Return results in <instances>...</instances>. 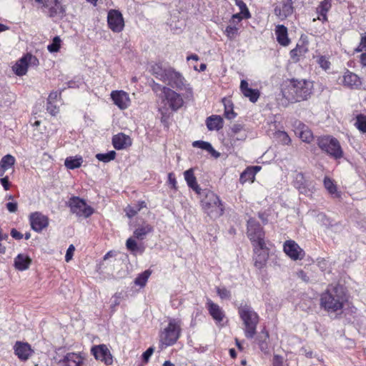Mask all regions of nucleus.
Returning <instances> with one entry per match:
<instances>
[{"instance_id":"39448f33","label":"nucleus","mask_w":366,"mask_h":366,"mask_svg":"<svg viewBox=\"0 0 366 366\" xmlns=\"http://www.w3.org/2000/svg\"><path fill=\"white\" fill-rule=\"evenodd\" d=\"M238 313L244 325V335L248 339H252L255 334L257 326L259 322V315L249 305L240 306Z\"/></svg>"},{"instance_id":"c85d7f7f","label":"nucleus","mask_w":366,"mask_h":366,"mask_svg":"<svg viewBox=\"0 0 366 366\" xmlns=\"http://www.w3.org/2000/svg\"><path fill=\"white\" fill-rule=\"evenodd\" d=\"M206 125L209 131H219L223 127V119L219 115H212L207 118Z\"/></svg>"},{"instance_id":"0eeeda50","label":"nucleus","mask_w":366,"mask_h":366,"mask_svg":"<svg viewBox=\"0 0 366 366\" xmlns=\"http://www.w3.org/2000/svg\"><path fill=\"white\" fill-rule=\"evenodd\" d=\"M318 147L330 157L339 159L343 157V151L339 141L330 136L322 137L318 139Z\"/></svg>"},{"instance_id":"393cba45","label":"nucleus","mask_w":366,"mask_h":366,"mask_svg":"<svg viewBox=\"0 0 366 366\" xmlns=\"http://www.w3.org/2000/svg\"><path fill=\"white\" fill-rule=\"evenodd\" d=\"M82 363L81 355L74 352L67 353L59 362L60 366H81Z\"/></svg>"},{"instance_id":"a18cd8bd","label":"nucleus","mask_w":366,"mask_h":366,"mask_svg":"<svg viewBox=\"0 0 366 366\" xmlns=\"http://www.w3.org/2000/svg\"><path fill=\"white\" fill-rule=\"evenodd\" d=\"M1 99L4 100L5 107H11V105L14 103L15 94L12 92H6L4 90L3 94L1 93Z\"/></svg>"},{"instance_id":"1a4fd4ad","label":"nucleus","mask_w":366,"mask_h":366,"mask_svg":"<svg viewBox=\"0 0 366 366\" xmlns=\"http://www.w3.org/2000/svg\"><path fill=\"white\" fill-rule=\"evenodd\" d=\"M292 184L300 194L307 197H311L315 192V183L302 172L295 174Z\"/></svg>"},{"instance_id":"c03bdc74","label":"nucleus","mask_w":366,"mask_h":366,"mask_svg":"<svg viewBox=\"0 0 366 366\" xmlns=\"http://www.w3.org/2000/svg\"><path fill=\"white\" fill-rule=\"evenodd\" d=\"M277 140L284 145H288L291 142V139L285 131H277L274 133Z\"/></svg>"},{"instance_id":"dca6fc26","label":"nucleus","mask_w":366,"mask_h":366,"mask_svg":"<svg viewBox=\"0 0 366 366\" xmlns=\"http://www.w3.org/2000/svg\"><path fill=\"white\" fill-rule=\"evenodd\" d=\"M91 352L97 360L104 362L107 365L112 364V356L105 345H95L92 347Z\"/></svg>"},{"instance_id":"b1692460","label":"nucleus","mask_w":366,"mask_h":366,"mask_svg":"<svg viewBox=\"0 0 366 366\" xmlns=\"http://www.w3.org/2000/svg\"><path fill=\"white\" fill-rule=\"evenodd\" d=\"M112 144L116 149H124L132 145V139L128 135L119 133L113 137Z\"/></svg>"},{"instance_id":"bb28decb","label":"nucleus","mask_w":366,"mask_h":366,"mask_svg":"<svg viewBox=\"0 0 366 366\" xmlns=\"http://www.w3.org/2000/svg\"><path fill=\"white\" fill-rule=\"evenodd\" d=\"M240 89L244 96L249 98V99L254 103L259 97V92L257 89H254L249 87L247 81L244 79L241 81Z\"/></svg>"},{"instance_id":"423d86ee","label":"nucleus","mask_w":366,"mask_h":366,"mask_svg":"<svg viewBox=\"0 0 366 366\" xmlns=\"http://www.w3.org/2000/svg\"><path fill=\"white\" fill-rule=\"evenodd\" d=\"M181 332V321L178 319L170 318L167 326L160 332V343L165 347L174 345L180 337Z\"/></svg>"},{"instance_id":"052dcab7","label":"nucleus","mask_w":366,"mask_h":366,"mask_svg":"<svg viewBox=\"0 0 366 366\" xmlns=\"http://www.w3.org/2000/svg\"><path fill=\"white\" fill-rule=\"evenodd\" d=\"M46 110L52 116H55L59 112L58 107L54 104V102H47Z\"/></svg>"},{"instance_id":"9b49d317","label":"nucleus","mask_w":366,"mask_h":366,"mask_svg":"<svg viewBox=\"0 0 366 366\" xmlns=\"http://www.w3.org/2000/svg\"><path fill=\"white\" fill-rule=\"evenodd\" d=\"M71 212L77 217L87 218L94 213V209L85 200L79 197H72L68 202Z\"/></svg>"},{"instance_id":"5fc2aeb1","label":"nucleus","mask_w":366,"mask_h":366,"mask_svg":"<svg viewBox=\"0 0 366 366\" xmlns=\"http://www.w3.org/2000/svg\"><path fill=\"white\" fill-rule=\"evenodd\" d=\"M61 46V39L59 36H55L52 42L47 46V49L51 53L57 52Z\"/></svg>"},{"instance_id":"a211bd4d","label":"nucleus","mask_w":366,"mask_h":366,"mask_svg":"<svg viewBox=\"0 0 366 366\" xmlns=\"http://www.w3.org/2000/svg\"><path fill=\"white\" fill-rule=\"evenodd\" d=\"M14 354L21 361L27 360L34 352V350L29 343L20 341L16 342L14 345Z\"/></svg>"},{"instance_id":"ea45409f","label":"nucleus","mask_w":366,"mask_h":366,"mask_svg":"<svg viewBox=\"0 0 366 366\" xmlns=\"http://www.w3.org/2000/svg\"><path fill=\"white\" fill-rule=\"evenodd\" d=\"M224 34L229 40H233L239 36V28L236 24H230L225 28Z\"/></svg>"},{"instance_id":"7c9ffc66","label":"nucleus","mask_w":366,"mask_h":366,"mask_svg":"<svg viewBox=\"0 0 366 366\" xmlns=\"http://www.w3.org/2000/svg\"><path fill=\"white\" fill-rule=\"evenodd\" d=\"M154 229L151 224L144 222L134 231L133 237L135 239L142 240L148 234L152 233Z\"/></svg>"},{"instance_id":"9d476101","label":"nucleus","mask_w":366,"mask_h":366,"mask_svg":"<svg viewBox=\"0 0 366 366\" xmlns=\"http://www.w3.org/2000/svg\"><path fill=\"white\" fill-rule=\"evenodd\" d=\"M162 101L164 102V107L173 112H177L184 105L183 97L174 89L169 87L163 88V96H160Z\"/></svg>"},{"instance_id":"2eb2a0df","label":"nucleus","mask_w":366,"mask_h":366,"mask_svg":"<svg viewBox=\"0 0 366 366\" xmlns=\"http://www.w3.org/2000/svg\"><path fill=\"white\" fill-rule=\"evenodd\" d=\"M284 252L293 260L302 259L305 256V252L297 243L294 240L289 239L285 242L283 245Z\"/></svg>"},{"instance_id":"0e129e2a","label":"nucleus","mask_w":366,"mask_h":366,"mask_svg":"<svg viewBox=\"0 0 366 366\" xmlns=\"http://www.w3.org/2000/svg\"><path fill=\"white\" fill-rule=\"evenodd\" d=\"M74 246L73 244H70L66 250V255H65V261L69 262L73 257L74 252Z\"/></svg>"},{"instance_id":"864d4df0","label":"nucleus","mask_w":366,"mask_h":366,"mask_svg":"<svg viewBox=\"0 0 366 366\" xmlns=\"http://www.w3.org/2000/svg\"><path fill=\"white\" fill-rule=\"evenodd\" d=\"M255 177L254 172H252L249 167H247L240 175L239 180L242 183H244L247 181H253Z\"/></svg>"},{"instance_id":"680f3d73","label":"nucleus","mask_w":366,"mask_h":366,"mask_svg":"<svg viewBox=\"0 0 366 366\" xmlns=\"http://www.w3.org/2000/svg\"><path fill=\"white\" fill-rule=\"evenodd\" d=\"M243 19V15L240 13L234 14L232 16L231 19L229 20V23L232 24H237L239 23Z\"/></svg>"},{"instance_id":"aec40b11","label":"nucleus","mask_w":366,"mask_h":366,"mask_svg":"<svg viewBox=\"0 0 366 366\" xmlns=\"http://www.w3.org/2000/svg\"><path fill=\"white\" fill-rule=\"evenodd\" d=\"M111 98L114 104L120 109H127L130 104L129 94L122 90L113 91L111 93Z\"/></svg>"},{"instance_id":"49530a36","label":"nucleus","mask_w":366,"mask_h":366,"mask_svg":"<svg viewBox=\"0 0 366 366\" xmlns=\"http://www.w3.org/2000/svg\"><path fill=\"white\" fill-rule=\"evenodd\" d=\"M235 4L239 7L240 10V14L243 15V17L245 19H248L251 18V14L246 5V4L242 0H235Z\"/></svg>"},{"instance_id":"a19ab883","label":"nucleus","mask_w":366,"mask_h":366,"mask_svg":"<svg viewBox=\"0 0 366 366\" xmlns=\"http://www.w3.org/2000/svg\"><path fill=\"white\" fill-rule=\"evenodd\" d=\"M314 58H316L317 64L323 70L327 71L330 68L331 63L329 61L328 57H327L324 55H318V56H314Z\"/></svg>"},{"instance_id":"f704fd0d","label":"nucleus","mask_w":366,"mask_h":366,"mask_svg":"<svg viewBox=\"0 0 366 366\" xmlns=\"http://www.w3.org/2000/svg\"><path fill=\"white\" fill-rule=\"evenodd\" d=\"M192 146L194 147H197L203 150H206L216 157L219 156V154L215 151V149L212 147V144L207 142H204L201 140L194 141L192 143Z\"/></svg>"},{"instance_id":"f03ea898","label":"nucleus","mask_w":366,"mask_h":366,"mask_svg":"<svg viewBox=\"0 0 366 366\" xmlns=\"http://www.w3.org/2000/svg\"><path fill=\"white\" fill-rule=\"evenodd\" d=\"M313 89L312 81L292 78L285 82L281 93L287 103L295 104L308 100L312 94Z\"/></svg>"},{"instance_id":"5701e85b","label":"nucleus","mask_w":366,"mask_h":366,"mask_svg":"<svg viewBox=\"0 0 366 366\" xmlns=\"http://www.w3.org/2000/svg\"><path fill=\"white\" fill-rule=\"evenodd\" d=\"M342 84L350 89H358L361 85L360 77L355 73L346 70L342 76Z\"/></svg>"},{"instance_id":"f257e3e1","label":"nucleus","mask_w":366,"mask_h":366,"mask_svg":"<svg viewBox=\"0 0 366 366\" xmlns=\"http://www.w3.org/2000/svg\"><path fill=\"white\" fill-rule=\"evenodd\" d=\"M152 74L159 80L166 83L171 89L184 92V98L191 100L194 97L193 89L182 74L171 66L154 64L151 67Z\"/></svg>"},{"instance_id":"c756f323","label":"nucleus","mask_w":366,"mask_h":366,"mask_svg":"<svg viewBox=\"0 0 366 366\" xmlns=\"http://www.w3.org/2000/svg\"><path fill=\"white\" fill-rule=\"evenodd\" d=\"M31 259L26 254H19L14 259V266L16 269L20 271L27 269L31 264Z\"/></svg>"},{"instance_id":"69168bd1","label":"nucleus","mask_w":366,"mask_h":366,"mask_svg":"<svg viewBox=\"0 0 366 366\" xmlns=\"http://www.w3.org/2000/svg\"><path fill=\"white\" fill-rule=\"evenodd\" d=\"M154 352V349L152 347H149L145 352H143L142 355V360L144 362H147Z\"/></svg>"},{"instance_id":"58836bf2","label":"nucleus","mask_w":366,"mask_h":366,"mask_svg":"<svg viewBox=\"0 0 366 366\" xmlns=\"http://www.w3.org/2000/svg\"><path fill=\"white\" fill-rule=\"evenodd\" d=\"M151 274L152 272L149 269L144 271L135 278L134 281V284L140 287H144L146 285Z\"/></svg>"},{"instance_id":"603ef678","label":"nucleus","mask_w":366,"mask_h":366,"mask_svg":"<svg viewBox=\"0 0 366 366\" xmlns=\"http://www.w3.org/2000/svg\"><path fill=\"white\" fill-rule=\"evenodd\" d=\"M122 297V295L120 292H117L112 296L110 305V310L112 313H114L116 311L117 307L120 304Z\"/></svg>"},{"instance_id":"cd10ccee","label":"nucleus","mask_w":366,"mask_h":366,"mask_svg":"<svg viewBox=\"0 0 366 366\" xmlns=\"http://www.w3.org/2000/svg\"><path fill=\"white\" fill-rule=\"evenodd\" d=\"M275 34L277 42L283 46H288L290 40L288 38L287 29L284 25H277L275 28Z\"/></svg>"},{"instance_id":"e2e57ef3","label":"nucleus","mask_w":366,"mask_h":366,"mask_svg":"<svg viewBox=\"0 0 366 366\" xmlns=\"http://www.w3.org/2000/svg\"><path fill=\"white\" fill-rule=\"evenodd\" d=\"M24 56L27 61L28 66L29 64L37 65L39 64V60L36 56L30 54H26V55H24Z\"/></svg>"},{"instance_id":"7ed1b4c3","label":"nucleus","mask_w":366,"mask_h":366,"mask_svg":"<svg viewBox=\"0 0 366 366\" xmlns=\"http://www.w3.org/2000/svg\"><path fill=\"white\" fill-rule=\"evenodd\" d=\"M346 300L347 297L342 286L329 285L320 296V307L327 312H336L342 309Z\"/></svg>"},{"instance_id":"20e7f679","label":"nucleus","mask_w":366,"mask_h":366,"mask_svg":"<svg viewBox=\"0 0 366 366\" xmlns=\"http://www.w3.org/2000/svg\"><path fill=\"white\" fill-rule=\"evenodd\" d=\"M201 195L203 197L201 200L202 209L211 218H217L224 214L223 202L214 192L205 189L202 191Z\"/></svg>"},{"instance_id":"c9c22d12","label":"nucleus","mask_w":366,"mask_h":366,"mask_svg":"<svg viewBox=\"0 0 366 366\" xmlns=\"http://www.w3.org/2000/svg\"><path fill=\"white\" fill-rule=\"evenodd\" d=\"M15 162L16 159L11 154H6L1 158V177L6 170L14 168Z\"/></svg>"},{"instance_id":"774afa93","label":"nucleus","mask_w":366,"mask_h":366,"mask_svg":"<svg viewBox=\"0 0 366 366\" xmlns=\"http://www.w3.org/2000/svg\"><path fill=\"white\" fill-rule=\"evenodd\" d=\"M6 207L9 212L14 213L17 211L18 204L16 202H9L6 204Z\"/></svg>"},{"instance_id":"4468645a","label":"nucleus","mask_w":366,"mask_h":366,"mask_svg":"<svg viewBox=\"0 0 366 366\" xmlns=\"http://www.w3.org/2000/svg\"><path fill=\"white\" fill-rule=\"evenodd\" d=\"M29 219L31 229L36 232H42L49 222L48 217L39 212L30 214Z\"/></svg>"},{"instance_id":"4c0bfd02","label":"nucleus","mask_w":366,"mask_h":366,"mask_svg":"<svg viewBox=\"0 0 366 366\" xmlns=\"http://www.w3.org/2000/svg\"><path fill=\"white\" fill-rule=\"evenodd\" d=\"M146 207L144 201L139 202L134 206H128L125 209L126 214L129 218L134 217L142 208Z\"/></svg>"},{"instance_id":"09e8293b","label":"nucleus","mask_w":366,"mask_h":366,"mask_svg":"<svg viewBox=\"0 0 366 366\" xmlns=\"http://www.w3.org/2000/svg\"><path fill=\"white\" fill-rule=\"evenodd\" d=\"M307 51V47L305 46L297 45L296 47L290 51V56L292 59H297L301 55L305 54Z\"/></svg>"},{"instance_id":"79ce46f5","label":"nucleus","mask_w":366,"mask_h":366,"mask_svg":"<svg viewBox=\"0 0 366 366\" xmlns=\"http://www.w3.org/2000/svg\"><path fill=\"white\" fill-rule=\"evenodd\" d=\"M269 338V333L265 329H263L261 333L257 337V341L261 350H264L267 348V340Z\"/></svg>"},{"instance_id":"473e14b6","label":"nucleus","mask_w":366,"mask_h":366,"mask_svg":"<svg viewBox=\"0 0 366 366\" xmlns=\"http://www.w3.org/2000/svg\"><path fill=\"white\" fill-rule=\"evenodd\" d=\"M82 163L83 158L79 155L68 157L64 161V165L69 169H75L79 168Z\"/></svg>"},{"instance_id":"6e6552de","label":"nucleus","mask_w":366,"mask_h":366,"mask_svg":"<svg viewBox=\"0 0 366 366\" xmlns=\"http://www.w3.org/2000/svg\"><path fill=\"white\" fill-rule=\"evenodd\" d=\"M247 237L252 242V246H260V248L264 247V231L260 224L253 218H249L247 221Z\"/></svg>"},{"instance_id":"338daca9","label":"nucleus","mask_w":366,"mask_h":366,"mask_svg":"<svg viewBox=\"0 0 366 366\" xmlns=\"http://www.w3.org/2000/svg\"><path fill=\"white\" fill-rule=\"evenodd\" d=\"M61 91L51 92L47 99V102H54L61 96Z\"/></svg>"},{"instance_id":"de8ad7c7","label":"nucleus","mask_w":366,"mask_h":366,"mask_svg":"<svg viewBox=\"0 0 366 366\" xmlns=\"http://www.w3.org/2000/svg\"><path fill=\"white\" fill-rule=\"evenodd\" d=\"M355 125L362 133H366V116L358 114Z\"/></svg>"},{"instance_id":"3c124183","label":"nucleus","mask_w":366,"mask_h":366,"mask_svg":"<svg viewBox=\"0 0 366 366\" xmlns=\"http://www.w3.org/2000/svg\"><path fill=\"white\" fill-rule=\"evenodd\" d=\"M332 6V0H323L317 7V13H327Z\"/></svg>"},{"instance_id":"4d7b16f0","label":"nucleus","mask_w":366,"mask_h":366,"mask_svg":"<svg viewBox=\"0 0 366 366\" xmlns=\"http://www.w3.org/2000/svg\"><path fill=\"white\" fill-rule=\"evenodd\" d=\"M217 293L222 300H230L231 292L226 287H217Z\"/></svg>"},{"instance_id":"2f4dec72","label":"nucleus","mask_w":366,"mask_h":366,"mask_svg":"<svg viewBox=\"0 0 366 366\" xmlns=\"http://www.w3.org/2000/svg\"><path fill=\"white\" fill-rule=\"evenodd\" d=\"M28 64L24 56L19 59L13 66L12 69L14 72L19 76H24L26 74L28 70Z\"/></svg>"},{"instance_id":"72a5a7b5","label":"nucleus","mask_w":366,"mask_h":366,"mask_svg":"<svg viewBox=\"0 0 366 366\" xmlns=\"http://www.w3.org/2000/svg\"><path fill=\"white\" fill-rule=\"evenodd\" d=\"M323 184L325 188L332 196L335 197H340L337 185L334 183L333 180L331 178L328 177H325Z\"/></svg>"},{"instance_id":"f8f14e48","label":"nucleus","mask_w":366,"mask_h":366,"mask_svg":"<svg viewBox=\"0 0 366 366\" xmlns=\"http://www.w3.org/2000/svg\"><path fill=\"white\" fill-rule=\"evenodd\" d=\"M38 6L47 12L49 17L64 14L65 9L61 4V0H34Z\"/></svg>"},{"instance_id":"a878e982","label":"nucleus","mask_w":366,"mask_h":366,"mask_svg":"<svg viewBox=\"0 0 366 366\" xmlns=\"http://www.w3.org/2000/svg\"><path fill=\"white\" fill-rule=\"evenodd\" d=\"M184 177L188 187L192 190H194L197 194H202V189L197 184L193 169L191 168L186 170L184 172Z\"/></svg>"},{"instance_id":"4be33fe9","label":"nucleus","mask_w":366,"mask_h":366,"mask_svg":"<svg viewBox=\"0 0 366 366\" xmlns=\"http://www.w3.org/2000/svg\"><path fill=\"white\" fill-rule=\"evenodd\" d=\"M295 133L303 142L310 143L313 139V134L307 125L300 121H297L294 124Z\"/></svg>"},{"instance_id":"37998d69","label":"nucleus","mask_w":366,"mask_h":366,"mask_svg":"<svg viewBox=\"0 0 366 366\" xmlns=\"http://www.w3.org/2000/svg\"><path fill=\"white\" fill-rule=\"evenodd\" d=\"M116 152L109 151L107 153H99L96 155V158L102 162L107 163L115 159Z\"/></svg>"},{"instance_id":"13d9d810","label":"nucleus","mask_w":366,"mask_h":366,"mask_svg":"<svg viewBox=\"0 0 366 366\" xmlns=\"http://www.w3.org/2000/svg\"><path fill=\"white\" fill-rule=\"evenodd\" d=\"M317 219L320 224L325 227H329L332 225V222L330 218H328L327 215L324 213L318 214L317 216Z\"/></svg>"},{"instance_id":"412c9836","label":"nucleus","mask_w":366,"mask_h":366,"mask_svg":"<svg viewBox=\"0 0 366 366\" xmlns=\"http://www.w3.org/2000/svg\"><path fill=\"white\" fill-rule=\"evenodd\" d=\"M292 0H283L280 6H275L274 11L280 19L284 20L293 13L294 7Z\"/></svg>"},{"instance_id":"6e6d98bb","label":"nucleus","mask_w":366,"mask_h":366,"mask_svg":"<svg viewBox=\"0 0 366 366\" xmlns=\"http://www.w3.org/2000/svg\"><path fill=\"white\" fill-rule=\"evenodd\" d=\"M159 112L161 114V122L164 124H167L171 114L169 109L167 107H162L159 108Z\"/></svg>"},{"instance_id":"bf43d9fd","label":"nucleus","mask_w":366,"mask_h":366,"mask_svg":"<svg viewBox=\"0 0 366 366\" xmlns=\"http://www.w3.org/2000/svg\"><path fill=\"white\" fill-rule=\"evenodd\" d=\"M168 184L170 185L172 189L174 190L177 189V182L173 172H169L168 174Z\"/></svg>"},{"instance_id":"f3484780","label":"nucleus","mask_w":366,"mask_h":366,"mask_svg":"<svg viewBox=\"0 0 366 366\" xmlns=\"http://www.w3.org/2000/svg\"><path fill=\"white\" fill-rule=\"evenodd\" d=\"M254 266L259 269H262L266 265L269 257V249L264 244V247L260 248V246L254 245Z\"/></svg>"},{"instance_id":"8fccbe9b","label":"nucleus","mask_w":366,"mask_h":366,"mask_svg":"<svg viewBox=\"0 0 366 366\" xmlns=\"http://www.w3.org/2000/svg\"><path fill=\"white\" fill-rule=\"evenodd\" d=\"M224 117L227 119H233L236 117L237 114L233 110L232 104L228 101L227 103L224 102Z\"/></svg>"},{"instance_id":"e433bc0d","label":"nucleus","mask_w":366,"mask_h":366,"mask_svg":"<svg viewBox=\"0 0 366 366\" xmlns=\"http://www.w3.org/2000/svg\"><path fill=\"white\" fill-rule=\"evenodd\" d=\"M126 247L133 254H142L144 251V247L138 246L134 239L129 238L126 242Z\"/></svg>"},{"instance_id":"6ab92c4d","label":"nucleus","mask_w":366,"mask_h":366,"mask_svg":"<svg viewBox=\"0 0 366 366\" xmlns=\"http://www.w3.org/2000/svg\"><path fill=\"white\" fill-rule=\"evenodd\" d=\"M206 307L209 314L212 316L217 324L221 323L225 317V313L222 307L217 304L212 302L210 299H207Z\"/></svg>"},{"instance_id":"ddd939ff","label":"nucleus","mask_w":366,"mask_h":366,"mask_svg":"<svg viewBox=\"0 0 366 366\" xmlns=\"http://www.w3.org/2000/svg\"><path fill=\"white\" fill-rule=\"evenodd\" d=\"M107 23L109 28L117 33L122 31L124 26L122 13L116 9H112L108 12Z\"/></svg>"}]
</instances>
